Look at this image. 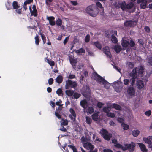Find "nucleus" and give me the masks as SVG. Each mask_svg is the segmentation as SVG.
I'll list each match as a JSON object with an SVG mask.
<instances>
[{
	"label": "nucleus",
	"mask_w": 152,
	"mask_h": 152,
	"mask_svg": "<svg viewBox=\"0 0 152 152\" xmlns=\"http://www.w3.org/2000/svg\"><path fill=\"white\" fill-rule=\"evenodd\" d=\"M51 66H53L55 65V63L53 61H51V60L48 63Z\"/></svg>",
	"instance_id": "obj_61"
},
{
	"label": "nucleus",
	"mask_w": 152,
	"mask_h": 152,
	"mask_svg": "<svg viewBox=\"0 0 152 152\" xmlns=\"http://www.w3.org/2000/svg\"><path fill=\"white\" fill-rule=\"evenodd\" d=\"M136 146L135 144L133 142H131L129 144L124 145V151L128 150L129 152H133Z\"/></svg>",
	"instance_id": "obj_6"
},
{
	"label": "nucleus",
	"mask_w": 152,
	"mask_h": 152,
	"mask_svg": "<svg viewBox=\"0 0 152 152\" xmlns=\"http://www.w3.org/2000/svg\"><path fill=\"white\" fill-rule=\"evenodd\" d=\"M35 43L37 45H38L39 42V36L38 35H37L35 37Z\"/></svg>",
	"instance_id": "obj_41"
},
{
	"label": "nucleus",
	"mask_w": 152,
	"mask_h": 152,
	"mask_svg": "<svg viewBox=\"0 0 152 152\" xmlns=\"http://www.w3.org/2000/svg\"><path fill=\"white\" fill-rule=\"evenodd\" d=\"M12 6L13 7L12 9H18L20 7V5L18 4V2L15 1H13L12 4Z\"/></svg>",
	"instance_id": "obj_21"
},
{
	"label": "nucleus",
	"mask_w": 152,
	"mask_h": 152,
	"mask_svg": "<svg viewBox=\"0 0 152 152\" xmlns=\"http://www.w3.org/2000/svg\"><path fill=\"white\" fill-rule=\"evenodd\" d=\"M32 8L33 10L32 9L31 5L29 6V9L31 15L36 17L37 15L38 12L36 9V5H33Z\"/></svg>",
	"instance_id": "obj_7"
},
{
	"label": "nucleus",
	"mask_w": 152,
	"mask_h": 152,
	"mask_svg": "<svg viewBox=\"0 0 152 152\" xmlns=\"http://www.w3.org/2000/svg\"><path fill=\"white\" fill-rule=\"evenodd\" d=\"M112 85L115 91L117 92H121L122 89L123 83L119 80L113 83Z\"/></svg>",
	"instance_id": "obj_3"
},
{
	"label": "nucleus",
	"mask_w": 152,
	"mask_h": 152,
	"mask_svg": "<svg viewBox=\"0 0 152 152\" xmlns=\"http://www.w3.org/2000/svg\"><path fill=\"white\" fill-rule=\"evenodd\" d=\"M63 80V77L61 75H58L56 79V81L57 83L59 84L61 83Z\"/></svg>",
	"instance_id": "obj_24"
},
{
	"label": "nucleus",
	"mask_w": 152,
	"mask_h": 152,
	"mask_svg": "<svg viewBox=\"0 0 152 152\" xmlns=\"http://www.w3.org/2000/svg\"><path fill=\"white\" fill-rule=\"evenodd\" d=\"M77 86L76 81H73L70 80H68L66 81V85L65 88L66 89H69L70 88H75Z\"/></svg>",
	"instance_id": "obj_5"
},
{
	"label": "nucleus",
	"mask_w": 152,
	"mask_h": 152,
	"mask_svg": "<svg viewBox=\"0 0 152 152\" xmlns=\"http://www.w3.org/2000/svg\"><path fill=\"white\" fill-rule=\"evenodd\" d=\"M86 11L90 16L95 17L98 13L99 9L95 4H93L88 6L86 8Z\"/></svg>",
	"instance_id": "obj_2"
},
{
	"label": "nucleus",
	"mask_w": 152,
	"mask_h": 152,
	"mask_svg": "<svg viewBox=\"0 0 152 152\" xmlns=\"http://www.w3.org/2000/svg\"><path fill=\"white\" fill-rule=\"evenodd\" d=\"M127 93L130 96L134 95L135 93V91L132 87H130L127 90Z\"/></svg>",
	"instance_id": "obj_19"
},
{
	"label": "nucleus",
	"mask_w": 152,
	"mask_h": 152,
	"mask_svg": "<svg viewBox=\"0 0 152 152\" xmlns=\"http://www.w3.org/2000/svg\"><path fill=\"white\" fill-rule=\"evenodd\" d=\"M83 146L85 148H86L88 149L93 150L94 148V146L90 142H86L84 143Z\"/></svg>",
	"instance_id": "obj_13"
},
{
	"label": "nucleus",
	"mask_w": 152,
	"mask_h": 152,
	"mask_svg": "<svg viewBox=\"0 0 152 152\" xmlns=\"http://www.w3.org/2000/svg\"><path fill=\"white\" fill-rule=\"evenodd\" d=\"M70 62L71 64L72 65L73 64H76L77 63V61L76 59L71 58H70Z\"/></svg>",
	"instance_id": "obj_48"
},
{
	"label": "nucleus",
	"mask_w": 152,
	"mask_h": 152,
	"mask_svg": "<svg viewBox=\"0 0 152 152\" xmlns=\"http://www.w3.org/2000/svg\"><path fill=\"white\" fill-rule=\"evenodd\" d=\"M134 4L133 2H130L126 5V8L127 9H130L134 6Z\"/></svg>",
	"instance_id": "obj_40"
},
{
	"label": "nucleus",
	"mask_w": 152,
	"mask_h": 152,
	"mask_svg": "<svg viewBox=\"0 0 152 152\" xmlns=\"http://www.w3.org/2000/svg\"><path fill=\"white\" fill-rule=\"evenodd\" d=\"M137 22L135 21H127L124 23V25L128 27H133L136 24Z\"/></svg>",
	"instance_id": "obj_11"
},
{
	"label": "nucleus",
	"mask_w": 152,
	"mask_h": 152,
	"mask_svg": "<svg viewBox=\"0 0 152 152\" xmlns=\"http://www.w3.org/2000/svg\"><path fill=\"white\" fill-rule=\"evenodd\" d=\"M103 110L104 112L107 113L110 111L109 110V108L107 107H104L103 108Z\"/></svg>",
	"instance_id": "obj_51"
},
{
	"label": "nucleus",
	"mask_w": 152,
	"mask_h": 152,
	"mask_svg": "<svg viewBox=\"0 0 152 152\" xmlns=\"http://www.w3.org/2000/svg\"><path fill=\"white\" fill-rule=\"evenodd\" d=\"M69 37H67L65 38L64 41L63 43L64 45H65L66 44L67 42H68L69 40Z\"/></svg>",
	"instance_id": "obj_60"
},
{
	"label": "nucleus",
	"mask_w": 152,
	"mask_h": 152,
	"mask_svg": "<svg viewBox=\"0 0 152 152\" xmlns=\"http://www.w3.org/2000/svg\"><path fill=\"white\" fill-rule=\"evenodd\" d=\"M68 146L70 147L73 151V152H78L76 147L75 146L69 145Z\"/></svg>",
	"instance_id": "obj_42"
},
{
	"label": "nucleus",
	"mask_w": 152,
	"mask_h": 152,
	"mask_svg": "<svg viewBox=\"0 0 152 152\" xmlns=\"http://www.w3.org/2000/svg\"><path fill=\"white\" fill-rule=\"evenodd\" d=\"M47 19L49 21V23L50 25L51 26H54L56 24V22L55 21V18L54 17L51 16L47 17Z\"/></svg>",
	"instance_id": "obj_12"
},
{
	"label": "nucleus",
	"mask_w": 152,
	"mask_h": 152,
	"mask_svg": "<svg viewBox=\"0 0 152 152\" xmlns=\"http://www.w3.org/2000/svg\"><path fill=\"white\" fill-rule=\"evenodd\" d=\"M96 7L97 6L98 7L100 8H103L102 4L100 2H98L96 3ZM103 11H104V10H103Z\"/></svg>",
	"instance_id": "obj_54"
},
{
	"label": "nucleus",
	"mask_w": 152,
	"mask_h": 152,
	"mask_svg": "<svg viewBox=\"0 0 152 152\" xmlns=\"http://www.w3.org/2000/svg\"><path fill=\"white\" fill-rule=\"evenodd\" d=\"M93 77L94 79L99 83L103 85L105 88L108 89L109 88L110 86V83L98 75L96 72L94 73Z\"/></svg>",
	"instance_id": "obj_1"
},
{
	"label": "nucleus",
	"mask_w": 152,
	"mask_h": 152,
	"mask_svg": "<svg viewBox=\"0 0 152 152\" xmlns=\"http://www.w3.org/2000/svg\"><path fill=\"white\" fill-rule=\"evenodd\" d=\"M111 40L113 43L115 44L117 43L118 42L117 38L114 34H112L111 36Z\"/></svg>",
	"instance_id": "obj_28"
},
{
	"label": "nucleus",
	"mask_w": 152,
	"mask_h": 152,
	"mask_svg": "<svg viewBox=\"0 0 152 152\" xmlns=\"http://www.w3.org/2000/svg\"><path fill=\"white\" fill-rule=\"evenodd\" d=\"M131 47H134L135 45V43L132 40L130 41V42L129 43L127 41L124 40V47H127L129 45Z\"/></svg>",
	"instance_id": "obj_16"
},
{
	"label": "nucleus",
	"mask_w": 152,
	"mask_h": 152,
	"mask_svg": "<svg viewBox=\"0 0 152 152\" xmlns=\"http://www.w3.org/2000/svg\"><path fill=\"white\" fill-rule=\"evenodd\" d=\"M148 65L152 66V57L148 59Z\"/></svg>",
	"instance_id": "obj_52"
},
{
	"label": "nucleus",
	"mask_w": 152,
	"mask_h": 152,
	"mask_svg": "<svg viewBox=\"0 0 152 152\" xmlns=\"http://www.w3.org/2000/svg\"><path fill=\"white\" fill-rule=\"evenodd\" d=\"M100 133L101 136L105 140L109 141L112 137L111 134L109 133L108 132L104 129H102Z\"/></svg>",
	"instance_id": "obj_4"
},
{
	"label": "nucleus",
	"mask_w": 152,
	"mask_h": 152,
	"mask_svg": "<svg viewBox=\"0 0 152 152\" xmlns=\"http://www.w3.org/2000/svg\"><path fill=\"white\" fill-rule=\"evenodd\" d=\"M152 136H149L147 138H145L144 137H143V140L144 141L145 143H148L149 145H151L152 144Z\"/></svg>",
	"instance_id": "obj_14"
},
{
	"label": "nucleus",
	"mask_w": 152,
	"mask_h": 152,
	"mask_svg": "<svg viewBox=\"0 0 152 152\" xmlns=\"http://www.w3.org/2000/svg\"><path fill=\"white\" fill-rule=\"evenodd\" d=\"M103 52L107 56L111 58H112L111 54L110 53V50L108 46H106L103 48Z\"/></svg>",
	"instance_id": "obj_9"
},
{
	"label": "nucleus",
	"mask_w": 152,
	"mask_h": 152,
	"mask_svg": "<svg viewBox=\"0 0 152 152\" xmlns=\"http://www.w3.org/2000/svg\"><path fill=\"white\" fill-rule=\"evenodd\" d=\"M103 152H113L112 150L109 149H103Z\"/></svg>",
	"instance_id": "obj_64"
},
{
	"label": "nucleus",
	"mask_w": 152,
	"mask_h": 152,
	"mask_svg": "<svg viewBox=\"0 0 152 152\" xmlns=\"http://www.w3.org/2000/svg\"><path fill=\"white\" fill-rule=\"evenodd\" d=\"M140 133V132L138 129H136L132 131V134L134 137H137Z\"/></svg>",
	"instance_id": "obj_25"
},
{
	"label": "nucleus",
	"mask_w": 152,
	"mask_h": 152,
	"mask_svg": "<svg viewBox=\"0 0 152 152\" xmlns=\"http://www.w3.org/2000/svg\"><path fill=\"white\" fill-rule=\"evenodd\" d=\"M80 105L84 109L87 108L88 106V104L87 101L84 99L80 101Z\"/></svg>",
	"instance_id": "obj_18"
},
{
	"label": "nucleus",
	"mask_w": 152,
	"mask_h": 152,
	"mask_svg": "<svg viewBox=\"0 0 152 152\" xmlns=\"http://www.w3.org/2000/svg\"><path fill=\"white\" fill-rule=\"evenodd\" d=\"M57 94L59 96L63 95V91L61 88H59L56 91Z\"/></svg>",
	"instance_id": "obj_43"
},
{
	"label": "nucleus",
	"mask_w": 152,
	"mask_h": 152,
	"mask_svg": "<svg viewBox=\"0 0 152 152\" xmlns=\"http://www.w3.org/2000/svg\"><path fill=\"white\" fill-rule=\"evenodd\" d=\"M90 94V90L89 88H87L86 91L84 92L83 95L85 96H86Z\"/></svg>",
	"instance_id": "obj_36"
},
{
	"label": "nucleus",
	"mask_w": 152,
	"mask_h": 152,
	"mask_svg": "<svg viewBox=\"0 0 152 152\" xmlns=\"http://www.w3.org/2000/svg\"><path fill=\"white\" fill-rule=\"evenodd\" d=\"M40 35H41V38L43 43L44 44H45L46 42V37L44 34H43L41 33L40 34Z\"/></svg>",
	"instance_id": "obj_47"
},
{
	"label": "nucleus",
	"mask_w": 152,
	"mask_h": 152,
	"mask_svg": "<svg viewBox=\"0 0 152 152\" xmlns=\"http://www.w3.org/2000/svg\"><path fill=\"white\" fill-rule=\"evenodd\" d=\"M94 44L96 48L100 50L101 49L102 45L99 42H95Z\"/></svg>",
	"instance_id": "obj_31"
},
{
	"label": "nucleus",
	"mask_w": 152,
	"mask_h": 152,
	"mask_svg": "<svg viewBox=\"0 0 152 152\" xmlns=\"http://www.w3.org/2000/svg\"><path fill=\"white\" fill-rule=\"evenodd\" d=\"M75 76L73 74H70L69 75L68 77V78L69 79H72L74 78H75Z\"/></svg>",
	"instance_id": "obj_59"
},
{
	"label": "nucleus",
	"mask_w": 152,
	"mask_h": 152,
	"mask_svg": "<svg viewBox=\"0 0 152 152\" xmlns=\"http://www.w3.org/2000/svg\"><path fill=\"white\" fill-rule=\"evenodd\" d=\"M6 7L7 10H10L12 9L10 2L7 1V4H6Z\"/></svg>",
	"instance_id": "obj_37"
},
{
	"label": "nucleus",
	"mask_w": 152,
	"mask_h": 152,
	"mask_svg": "<svg viewBox=\"0 0 152 152\" xmlns=\"http://www.w3.org/2000/svg\"><path fill=\"white\" fill-rule=\"evenodd\" d=\"M138 71L137 68H135L131 72V76L132 77V82L133 83H134L135 81V79L137 77V74Z\"/></svg>",
	"instance_id": "obj_8"
},
{
	"label": "nucleus",
	"mask_w": 152,
	"mask_h": 152,
	"mask_svg": "<svg viewBox=\"0 0 152 152\" xmlns=\"http://www.w3.org/2000/svg\"><path fill=\"white\" fill-rule=\"evenodd\" d=\"M144 29L146 32L148 33H149L150 32V29L149 27L148 26H145V27Z\"/></svg>",
	"instance_id": "obj_62"
},
{
	"label": "nucleus",
	"mask_w": 152,
	"mask_h": 152,
	"mask_svg": "<svg viewBox=\"0 0 152 152\" xmlns=\"http://www.w3.org/2000/svg\"><path fill=\"white\" fill-rule=\"evenodd\" d=\"M92 118L95 121H97L98 118V114L97 113H94L92 115Z\"/></svg>",
	"instance_id": "obj_30"
},
{
	"label": "nucleus",
	"mask_w": 152,
	"mask_h": 152,
	"mask_svg": "<svg viewBox=\"0 0 152 152\" xmlns=\"http://www.w3.org/2000/svg\"><path fill=\"white\" fill-rule=\"evenodd\" d=\"M114 49L115 51L117 53L120 52L121 50V46L118 45H115L114 47Z\"/></svg>",
	"instance_id": "obj_26"
},
{
	"label": "nucleus",
	"mask_w": 152,
	"mask_h": 152,
	"mask_svg": "<svg viewBox=\"0 0 152 152\" xmlns=\"http://www.w3.org/2000/svg\"><path fill=\"white\" fill-rule=\"evenodd\" d=\"M73 96L74 99H77L81 96V95L77 92H74Z\"/></svg>",
	"instance_id": "obj_35"
},
{
	"label": "nucleus",
	"mask_w": 152,
	"mask_h": 152,
	"mask_svg": "<svg viewBox=\"0 0 152 152\" xmlns=\"http://www.w3.org/2000/svg\"><path fill=\"white\" fill-rule=\"evenodd\" d=\"M55 115L58 119H60L61 118V115L59 114L58 112H55Z\"/></svg>",
	"instance_id": "obj_58"
},
{
	"label": "nucleus",
	"mask_w": 152,
	"mask_h": 152,
	"mask_svg": "<svg viewBox=\"0 0 152 152\" xmlns=\"http://www.w3.org/2000/svg\"><path fill=\"white\" fill-rule=\"evenodd\" d=\"M143 67L142 66H140L138 70V73L139 74H142L143 72Z\"/></svg>",
	"instance_id": "obj_49"
},
{
	"label": "nucleus",
	"mask_w": 152,
	"mask_h": 152,
	"mask_svg": "<svg viewBox=\"0 0 152 152\" xmlns=\"http://www.w3.org/2000/svg\"><path fill=\"white\" fill-rule=\"evenodd\" d=\"M60 130L64 132H65L67 131L66 129L62 126L60 128Z\"/></svg>",
	"instance_id": "obj_63"
},
{
	"label": "nucleus",
	"mask_w": 152,
	"mask_h": 152,
	"mask_svg": "<svg viewBox=\"0 0 152 152\" xmlns=\"http://www.w3.org/2000/svg\"><path fill=\"white\" fill-rule=\"evenodd\" d=\"M147 2V1L145 0H144L143 2H141L140 7L142 9H145L146 8Z\"/></svg>",
	"instance_id": "obj_29"
},
{
	"label": "nucleus",
	"mask_w": 152,
	"mask_h": 152,
	"mask_svg": "<svg viewBox=\"0 0 152 152\" xmlns=\"http://www.w3.org/2000/svg\"><path fill=\"white\" fill-rule=\"evenodd\" d=\"M94 109L92 107H89L87 109L88 112L90 114H91L93 113L94 112Z\"/></svg>",
	"instance_id": "obj_38"
},
{
	"label": "nucleus",
	"mask_w": 152,
	"mask_h": 152,
	"mask_svg": "<svg viewBox=\"0 0 152 152\" xmlns=\"http://www.w3.org/2000/svg\"><path fill=\"white\" fill-rule=\"evenodd\" d=\"M74 91L72 90H67L65 91L66 94L69 96H71L73 95Z\"/></svg>",
	"instance_id": "obj_22"
},
{
	"label": "nucleus",
	"mask_w": 152,
	"mask_h": 152,
	"mask_svg": "<svg viewBox=\"0 0 152 152\" xmlns=\"http://www.w3.org/2000/svg\"><path fill=\"white\" fill-rule=\"evenodd\" d=\"M114 146L117 148H121L124 150V147L123 146L119 143H117L115 144H114Z\"/></svg>",
	"instance_id": "obj_34"
},
{
	"label": "nucleus",
	"mask_w": 152,
	"mask_h": 152,
	"mask_svg": "<svg viewBox=\"0 0 152 152\" xmlns=\"http://www.w3.org/2000/svg\"><path fill=\"white\" fill-rule=\"evenodd\" d=\"M61 121H63L61 122V125L66 126L68 124V121L67 120H64L63 119H62Z\"/></svg>",
	"instance_id": "obj_33"
},
{
	"label": "nucleus",
	"mask_w": 152,
	"mask_h": 152,
	"mask_svg": "<svg viewBox=\"0 0 152 152\" xmlns=\"http://www.w3.org/2000/svg\"><path fill=\"white\" fill-rule=\"evenodd\" d=\"M69 112L72 114V115H69L70 119L72 120L73 122L75 121L76 115L75 110L73 108H70L69 109Z\"/></svg>",
	"instance_id": "obj_10"
},
{
	"label": "nucleus",
	"mask_w": 152,
	"mask_h": 152,
	"mask_svg": "<svg viewBox=\"0 0 152 152\" xmlns=\"http://www.w3.org/2000/svg\"><path fill=\"white\" fill-rule=\"evenodd\" d=\"M86 122L88 124H90L92 122L91 118L88 116H86Z\"/></svg>",
	"instance_id": "obj_46"
},
{
	"label": "nucleus",
	"mask_w": 152,
	"mask_h": 152,
	"mask_svg": "<svg viewBox=\"0 0 152 152\" xmlns=\"http://www.w3.org/2000/svg\"><path fill=\"white\" fill-rule=\"evenodd\" d=\"M15 12L19 14H21L22 13V9H15Z\"/></svg>",
	"instance_id": "obj_55"
},
{
	"label": "nucleus",
	"mask_w": 152,
	"mask_h": 152,
	"mask_svg": "<svg viewBox=\"0 0 152 152\" xmlns=\"http://www.w3.org/2000/svg\"><path fill=\"white\" fill-rule=\"evenodd\" d=\"M70 3L73 6H76L78 5L77 1H71Z\"/></svg>",
	"instance_id": "obj_57"
},
{
	"label": "nucleus",
	"mask_w": 152,
	"mask_h": 152,
	"mask_svg": "<svg viewBox=\"0 0 152 152\" xmlns=\"http://www.w3.org/2000/svg\"><path fill=\"white\" fill-rule=\"evenodd\" d=\"M137 144L142 152H147L148 150L146 148V146L145 145L142 143L139 142Z\"/></svg>",
	"instance_id": "obj_15"
},
{
	"label": "nucleus",
	"mask_w": 152,
	"mask_h": 152,
	"mask_svg": "<svg viewBox=\"0 0 152 152\" xmlns=\"http://www.w3.org/2000/svg\"><path fill=\"white\" fill-rule=\"evenodd\" d=\"M111 107L119 110H120L121 108V107L119 105L115 103H114L111 105Z\"/></svg>",
	"instance_id": "obj_23"
},
{
	"label": "nucleus",
	"mask_w": 152,
	"mask_h": 152,
	"mask_svg": "<svg viewBox=\"0 0 152 152\" xmlns=\"http://www.w3.org/2000/svg\"><path fill=\"white\" fill-rule=\"evenodd\" d=\"M137 86L139 89H141L143 88L144 86V83L142 81L140 80L137 82Z\"/></svg>",
	"instance_id": "obj_20"
},
{
	"label": "nucleus",
	"mask_w": 152,
	"mask_h": 152,
	"mask_svg": "<svg viewBox=\"0 0 152 152\" xmlns=\"http://www.w3.org/2000/svg\"><path fill=\"white\" fill-rule=\"evenodd\" d=\"M53 78H50L48 79V83L50 85L52 84L53 83Z\"/></svg>",
	"instance_id": "obj_53"
},
{
	"label": "nucleus",
	"mask_w": 152,
	"mask_h": 152,
	"mask_svg": "<svg viewBox=\"0 0 152 152\" xmlns=\"http://www.w3.org/2000/svg\"><path fill=\"white\" fill-rule=\"evenodd\" d=\"M106 115L108 117L111 118H114L115 116L114 113L109 112L107 113Z\"/></svg>",
	"instance_id": "obj_44"
},
{
	"label": "nucleus",
	"mask_w": 152,
	"mask_h": 152,
	"mask_svg": "<svg viewBox=\"0 0 152 152\" xmlns=\"http://www.w3.org/2000/svg\"><path fill=\"white\" fill-rule=\"evenodd\" d=\"M77 54L84 53H85V50L83 48H81L75 51Z\"/></svg>",
	"instance_id": "obj_32"
},
{
	"label": "nucleus",
	"mask_w": 152,
	"mask_h": 152,
	"mask_svg": "<svg viewBox=\"0 0 152 152\" xmlns=\"http://www.w3.org/2000/svg\"><path fill=\"white\" fill-rule=\"evenodd\" d=\"M104 104L101 102H99L97 104V107L99 108H101L102 107V106Z\"/></svg>",
	"instance_id": "obj_56"
},
{
	"label": "nucleus",
	"mask_w": 152,
	"mask_h": 152,
	"mask_svg": "<svg viewBox=\"0 0 152 152\" xmlns=\"http://www.w3.org/2000/svg\"><path fill=\"white\" fill-rule=\"evenodd\" d=\"M126 67L128 69H131L134 66V64L130 62H127L126 65Z\"/></svg>",
	"instance_id": "obj_27"
},
{
	"label": "nucleus",
	"mask_w": 152,
	"mask_h": 152,
	"mask_svg": "<svg viewBox=\"0 0 152 152\" xmlns=\"http://www.w3.org/2000/svg\"><path fill=\"white\" fill-rule=\"evenodd\" d=\"M113 4L116 8H121V10L124 11V2H122L121 3H117V2H115Z\"/></svg>",
	"instance_id": "obj_17"
},
{
	"label": "nucleus",
	"mask_w": 152,
	"mask_h": 152,
	"mask_svg": "<svg viewBox=\"0 0 152 152\" xmlns=\"http://www.w3.org/2000/svg\"><path fill=\"white\" fill-rule=\"evenodd\" d=\"M56 23L58 26H61L62 24L61 20V19L58 18L57 20H56Z\"/></svg>",
	"instance_id": "obj_39"
},
{
	"label": "nucleus",
	"mask_w": 152,
	"mask_h": 152,
	"mask_svg": "<svg viewBox=\"0 0 152 152\" xmlns=\"http://www.w3.org/2000/svg\"><path fill=\"white\" fill-rule=\"evenodd\" d=\"M118 121L121 124L122 127H124V118H118Z\"/></svg>",
	"instance_id": "obj_45"
},
{
	"label": "nucleus",
	"mask_w": 152,
	"mask_h": 152,
	"mask_svg": "<svg viewBox=\"0 0 152 152\" xmlns=\"http://www.w3.org/2000/svg\"><path fill=\"white\" fill-rule=\"evenodd\" d=\"M90 36L89 34H87L86 36L85 41L86 42H88L90 41Z\"/></svg>",
	"instance_id": "obj_50"
}]
</instances>
